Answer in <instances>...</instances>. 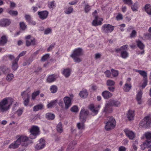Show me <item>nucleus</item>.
<instances>
[{
	"label": "nucleus",
	"mask_w": 151,
	"mask_h": 151,
	"mask_svg": "<svg viewBox=\"0 0 151 151\" xmlns=\"http://www.w3.org/2000/svg\"><path fill=\"white\" fill-rule=\"evenodd\" d=\"M126 148L124 146H121L119 147V151H126Z\"/></svg>",
	"instance_id": "63"
},
{
	"label": "nucleus",
	"mask_w": 151,
	"mask_h": 151,
	"mask_svg": "<svg viewBox=\"0 0 151 151\" xmlns=\"http://www.w3.org/2000/svg\"><path fill=\"white\" fill-rule=\"evenodd\" d=\"M124 4L128 5L129 6H131L133 4L132 0H123Z\"/></svg>",
	"instance_id": "47"
},
{
	"label": "nucleus",
	"mask_w": 151,
	"mask_h": 151,
	"mask_svg": "<svg viewBox=\"0 0 151 151\" xmlns=\"http://www.w3.org/2000/svg\"><path fill=\"white\" fill-rule=\"evenodd\" d=\"M134 116V111L129 110L127 114V117L129 120H133Z\"/></svg>",
	"instance_id": "22"
},
{
	"label": "nucleus",
	"mask_w": 151,
	"mask_h": 151,
	"mask_svg": "<svg viewBox=\"0 0 151 151\" xmlns=\"http://www.w3.org/2000/svg\"><path fill=\"white\" fill-rule=\"evenodd\" d=\"M88 93L87 90H84L80 92L79 95L80 96L83 98H85L88 96Z\"/></svg>",
	"instance_id": "32"
},
{
	"label": "nucleus",
	"mask_w": 151,
	"mask_h": 151,
	"mask_svg": "<svg viewBox=\"0 0 151 151\" xmlns=\"http://www.w3.org/2000/svg\"><path fill=\"white\" fill-rule=\"evenodd\" d=\"M114 29V27L109 24L103 25L101 28L102 32L105 33L111 32Z\"/></svg>",
	"instance_id": "9"
},
{
	"label": "nucleus",
	"mask_w": 151,
	"mask_h": 151,
	"mask_svg": "<svg viewBox=\"0 0 151 151\" xmlns=\"http://www.w3.org/2000/svg\"><path fill=\"white\" fill-rule=\"evenodd\" d=\"M138 6L137 3H135L131 6V9L134 12L137 11L138 10Z\"/></svg>",
	"instance_id": "42"
},
{
	"label": "nucleus",
	"mask_w": 151,
	"mask_h": 151,
	"mask_svg": "<svg viewBox=\"0 0 151 151\" xmlns=\"http://www.w3.org/2000/svg\"><path fill=\"white\" fill-rule=\"evenodd\" d=\"M145 12L149 15H151V5L147 4H146L144 7Z\"/></svg>",
	"instance_id": "29"
},
{
	"label": "nucleus",
	"mask_w": 151,
	"mask_h": 151,
	"mask_svg": "<svg viewBox=\"0 0 151 151\" xmlns=\"http://www.w3.org/2000/svg\"><path fill=\"white\" fill-rule=\"evenodd\" d=\"M65 108L68 109L72 104V99L69 97L65 96L63 98Z\"/></svg>",
	"instance_id": "15"
},
{
	"label": "nucleus",
	"mask_w": 151,
	"mask_h": 151,
	"mask_svg": "<svg viewBox=\"0 0 151 151\" xmlns=\"http://www.w3.org/2000/svg\"><path fill=\"white\" fill-rule=\"evenodd\" d=\"M52 32V30L50 28H47L46 29L44 32V34L45 35H47L50 33Z\"/></svg>",
	"instance_id": "60"
},
{
	"label": "nucleus",
	"mask_w": 151,
	"mask_h": 151,
	"mask_svg": "<svg viewBox=\"0 0 151 151\" xmlns=\"http://www.w3.org/2000/svg\"><path fill=\"white\" fill-rule=\"evenodd\" d=\"M8 12L10 15L14 16L17 15L18 14L17 11L10 10L8 11Z\"/></svg>",
	"instance_id": "46"
},
{
	"label": "nucleus",
	"mask_w": 151,
	"mask_h": 151,
	"mask_svg": "<svg viewBox=\"0 0 151 151\" xmlns=\"http://www.w3.org/2000/svg\"><path fill=\"white\" fill-rule=\"evenodd\" d=\"M18 61H17L16 59L15 58L12 63V68L14 71H16L18 68L17 64Z\"/></svg>",
	"instance_id": "26"
},
{
	"label": "nucleus",
	"mask_w": 151,
	"mask_h": 151,
	"mask_svg": "<svg viewBox=\"0 0 151 151\" xmlns=\"http://www.w3.org/2000/svg\"><path fill=\"white\" fill-rule=\"evenodd\" d=\"M147 148H150L151 147V141L146 140L145 142Z\"/></svg>",
	"instance_id": "56"
},
{
	"label": "nucleus",
	"mask_w": 151,
	"mask_h": 151,
	"mask_svg": "<svg viewBox=\"0 0 151 151\" xmlns=\"http://www.w3.org/2000/svg\"><path fill=\"white\" fill-rule=\"evenodd\" d=\"M49 58V55L47 54L44 55L42 58L41 60L43 61H45Z\"/></svg>",
	"instance_id": "50"
},
{
	"label": "nucleus",
	"mask_w": 151,
	"mask_h": 151,
	"mask_svg": "<svg viewBox=\"0 0 151 151\" xmlns=\"http://www.w3.org/2000/svg\"><path fill=\"white\" fill-rule=\"evenodd\" d=\"M20 26L21 28L23 30H24L26 28V25L23 22H21L20 23Z\"/></svg>",
	"instance_id": "54"
},
{
	"label": "nucleus",
	"mask_w": 151,
	"mask_h": 151,
	"mask_svg": "<svg viewBox=\"0 0 151 151\" xmlns=\"http://www.w3.org/2000/svg\"><path fill=\"white\" fill-rule=\"evenodd\" d=\"M26 53V52L25 51H23L22 52H21L19 55L16 58V60L17 61H18L20 57L23 56Z\"/></svg>",
	"instance_id": "55"
},
{
	"label": "nucleus",
	"mask_w": 151,
	"mask_h": 151,
	"mask_svg": "<svg viewBox=\"0 0 151 151\" xmlns=\"http://www.w3.org/2000/svg\"><path fill=\"white\" fill-rule=\"evenodd\" d=\"M55 44H52L50 45V47L47 49V50L48 51H50L54 47Z\"/></svg>",
	"instance_id": "64"
},
{
	"label": "nucleus",
	"mask_w": 151,
	"mask_h": 151,
	"mask_svg": "<svg viewBox=\"0 0 151 151\" xmlns=\"http://www.w3.org/2000/svg\"><path fill=\"white\" fill-rule=\"evenodd\" d=\"M49 12L47 11H43L38 12V14L40 18L42 20L45 19L47 17Z\"/></svg>",
	"instance_id": "16"
},
{
	"label": "nucleus",
	"mask_w": 151,
	"mask_h": 151,
	"mask_svg": "<svg viewBox=\"0 0 151 151\" xmlns=\"http://www.w3.org/2000/svg\"><path fill=\"white\" fill-rule=\"evenodd\" d=\"M100 107V105L95 106L93 104H91L89 106V108L91 112V114L93 116L97 114Z\"/></svg>",
	"instance_id": "12"
},
{
	"label": "nucleus",
	"mask_w": 151,
	"mask_h": 151,
	"mask_svg": "<svg viewBox=\"0 0 151 151\" xmlns=\"http://www.w3.org/2000/svg\"><path fill=\"white\" fill-rule=\"evenodd\" d=\"M57 100L52 101L50 102L47 105V107L48 108H52L56 106Z\"/></svg>",
	"instance_id": "33"
},
{
	"label": "nucleus",
	"mask_w": 151,
	"mask_h": 151,
	"mask_svg": "<svg viewBox=\"0 0 151 151\" xmlns=\"http://www.w3.org/2000/svg\"><path fill=\"white\" fill-rule=\"evenodd\" d=\"M70 110L73 112H77L78 111V107L76 106H74L71 108Z\"/></svg>",
	"instance_id": "49"
},
{
	"label": "nucleus",
	"mask_w": 151,
	"mask_h": 151,
	"mask_svg": "<svg viewBox=\"0 0 151 151\" xmlns=\"http://www.w3.org/2000/svg\"><path fill=\"white\" fill-rule=\"evenodd\" d=\"M71 73V70L69 68H66L63 70L62 74L66 78H68L70 76Z\"/></svg>",
	"instance_id": "25"
},
{
	"label": "nucleus",
	"mask_w": 151,
	"mask_h": 151,
	"mask_svg": "<svg viewBox=\"0 0 151 151\" xmlns=\"http://www.w3.org/2000/svg\"><path fill=\"white\" fill-rule=\"evenodd\" d=\"M147 79H145L141 86L143 88H144L147 85Z\"/></svg>",
	"instance_id": "62"
},
{
	"label": "nucleus",
	"mask_w": 151,
	"mask_h": 151,
	"mask_svg": "<svg viewBox=\"0 0 151 151\" xmlns=\"http://www.w3.org/2000/svg\"><path fill=\"white\" fill-rule=\"evenodd\" d=\"M56 6V4L55 3V1H52L48 3V6L49 8L51 10H53L55 8Z\"/></svg>",
	"instance_id": "34"
},
{
	"label": "nucleus",
	"mask_w": 151,
	"mask_h": 151,
	"mask_svg": "<svg viewBox=\"0 0 151 151\" xmlns=\"http://www.w3.org/2000/svg\"><path fill=\"white\" fill-rule=\"evenodd\" d=\"M97 13V11L95 10L92 14L95 17V19L93 21L92 24L95 26L101 25L102 24L101 22L103 20L102 18H99L96 15Z\"/></svg>",
	"instance_id": "10"
},
{
	"label": "nucleus",
	"mask_w": 151,
	"mask_h": 151,
	"mask_svg": "<svg viewBox=\"0 0 151 151\" xmlns=\"http://www.w3.org/2000/svg\"><path fill=\"white\" fill-rule=\"evenodd\" d=\"M35 44V40L34 38H32L30 40H27L26 41V45L27 46L30 45H34Z\"/></svg>",
	"instance_id": "28"
},
{
	"label": "nucleus",
	"mask_w": 151,
	"mask_h": 151,
	"mask_svg": "<svg viewBox=\"0 0 151 151\" xmlns=\"http://www.w3.org/2000/svg\"><path fill=\"white\" fill-rule=\"evenodd\" d=\"M142 93L141 91H140L138 92L136 95V99L138 102V103L139 104H141V98Z\"/></svg>",
	"instance_id": "27"
},
{
	"label": "nucleus",
	"mask_w": 151,
	"mask_h": 151,
	"mask_svg": "<svg viewBox=\"0 0 151 151\" xmlns=\"http://www.w3.org/2000/svg\"><path fill=\"white\" fill-rule=\"evenodd\" d=\"M124 132L127 136L131 139H133L135 137V134L132 131L127 129L124 130Z\"/></svg>",
	"instance_id": "19"
},
{
	"label": "nucleus",
	"mask_w": 151,
	"mask_h": 151,
	"mask_svg": "<svg viewBox=\"0 0 151 151\" xmlns=\"http://www.w3.org/2000/svg\"><path fill=\"white\" fill-rule=\"evenodd\" d=\"M136 71L139 73L145 79H147V73L144 71L136 70Z\"/></svg>",
	"instance_id": "31"
},
{
	"label": "nucleus",
	"mask_w": 151,
	"mask_h": 151,
	"mask_svg": "<svg viewBox=\"0 0 151 151\" xmlns=\"http://www.w3.org/2000/svg\"><path fill=\"white\" fill-rule=\"evenodd\" d=\"M25 18L26 20L29 23L31 22V16L29 15L26 14L25 15Z\"/></svg>",
	"instance_id": "53"
},
{
	"label": "nucleus",
	"mask_w": 151,
	"mask_h": 151,
	"mask_svg": "<svg viewBox=\"0 0 151 151\" xmlns=\"http://www.w3.org/2000/svg\"><path fill=\"white\" fill-rule=\"evenodd\" d=\"M58 88L57 86L55 85L51 86L50 88V90L51 92L52 93H56L58 90Z\"/></svg>",
	"instance_id": "36"
},
{
	"label": "nucleus",
	"mask_w": 151,
	"mask_h": 151,
	"mask_svg": "<svg viewBox=\"0 0 151 151\" xmlns=\"http://www.w3.org/2000/svg\"><path fill=\"white\" fill-rule=\"evenodd\" d=\"M132 88V85L130 83L126 82L123 87L124 91L126 92H128Z\"/></svg>",
	"instance_id": "21"
},
{
	"label": "nucleus",
	"mask_w": 151,
	"mask_h": 151,
	"mask_svg": "<svg viewBox=\"0 0 151 151\" xmlns=\"http://www.w3.org/2000/svg\"><path fill=\"white\" fill-rule=\"evenodd\" d=\"M56 130L57 132L60 133H61L63 132L62 125L61 122H60L56 126Z\"/></svg>",
	"instance_id": "30"
},
{
	"label": "nucleus",
	"mask_w": 151,
	"mask_h": 151,
	"mask_svg": "<svg viewBox=\"0 0 151 151\" xmlns=\"http://www.w3.org/2000/svg\"><path fill=\"white\" fill-rule=\"evenodd\" d=\"M81 122L78 123L77 124V127L78 129L80 130H84L85 129V126L83 122L82 121H81Z\"/></svg>",
	"instance_id": "23"
},
{
	"label": "nucleus",
	"mask_w": 151,
	"mask_h": 151,
	"mask_svg": "<svg viewBox=\"0 0 151 151\" xmlns=\"http://www.w3.org/2000/svg\"><path fill=\"white\" fill-rule=\"evenodd\" d=\"M73 8L71 6H70L66 8L64 12L65 14H69L73 12Z\"/></svg>",
	"instance_id": "35"
},
{
	"label": "nucleus",
	"mask_w": 151,
	"mask_h": 151,
	"mask_svg": "<svg viewBox=\"0 0 151 151\" xmlns=\"http://www.w3.org/2000/svg\"><path fill=\"white\" fill-rule=\"evenodd\" d=\"M151 125V117L147 116L144 118L139 124V127L147 128Z\"/></svg>",
	"instance_id": "8"
},
{
	"label": "nucleus",
	"mask_w": 151,
	"mask_h": 151,
	"mask_svg": "<svg viewBox=\"0 0 151 151\" xmlns=\"http://www.w3.org/2000/svg\"><path fill=\"white\" fill-rule=\"evenodd\" d=\"M10 19H3L0 20V26L5 27L9 25L11 23Z\"/></svg>",
	"instance_id": "17"
},
{
	"label": "nucleus",
	"mask_w": 151,
	"mask_h": 151,
	"mask_svg": "<svg viewBox=\"0 0 151 151\" xmlns=\"http://www.w3.org/2000/svg\"><path fill=\"white\" fill-rule=\"evenodd\" d=\"M128 47L127 45H124L120 48L116 49V53H121V57L124 59H126L129 56V53L127 52Z\"/></svg>",
	"instance_id": "4"
},
{
	"label": "nucleus",
	"mask_w": 151,
	"mask_h": 151,
	"mask_svg": "<svg viewBox=\"0 0 151 151\" xmlns=\"http://www.w3.org/2000/svg\"><path fill=\"white\" fill-rule=\"evenodd\" d=\"M21 96L24 100V104L25 106H27L29 101V96L27 91H24L21 93Z\"/></svg>",
	"instance_id": "14"
},
{
	"label": "nucleus",
	"mask_w": 151,
	"mask_h": 151,
	"mask_svg": "<svg viewBox=\"0 0 151 151\" xmlns=\"http://www.w3.org/2000/svg\"><path fill=\"white\" fill-rule=\"evenodd\" d=\"M138 47L141 50H143L145 47V45L143 44L140 40L137 42Z\"/></svg>",
	"instance_id": "41"
},
{
	"label": "nucleus",
	"mask_w": 151,
	"mask_h": 151,
	"mask_svg": "<svg viewBox=\"0 0 151 151\" xmlns=\"http://www.w3.org/2000/svg\"><path fill=\"white\" fill-rule=\"evenodd\" d=\"M23 112L22 109H18L16 112V113L18 116H20L22 114Z\"/></svg>",
	"instance_id": "61"
},
{
	"label": "nucleus",
	"mask_w": 151,
	"mask_h": 151,
	"mask_svg": "<svg viewBox=\"0 0 151 151\" xmlns=\"http://www.w3.org/2000/svg\"><path fill=\"white\" fill-rule=\"evenodd\" d=\"M136 33L137 32L135 30H133L130 34V37L132 38L135 37L136 35Z\"/></svg>",
	"instance_id": "57"
},
{
	"label": "nucleus",
	"mask_w": 151,
	"mask_h": 151,
	"mask_svg": "<svg viewBox=\"0 0 151 151\" xmlns=\"http://www.w3.org/2000/svg\"><path fill=\"white\" fill-rule=\"evenodd\" d=\"M39 143L36 145L35 148L36 150H39L44 148L46 145L45 140L43 138H41L38 141Z\"/></svg>",
	"instance_id": "11"
},
{
	"label": "nucleus",
	"mask_w": 151,
	"mask_h": 151,
	"mask_svg": "<svg viewBox=\"0 0 151 151\" xmlns=\"http://www.w3.org/2000/svg\"><path fill=\"white\" fill-rule=\"evenodd\" d=\"M83 54V51L82 49L81 48H78L75 49L73 50L70 57L73 59L75 62L79 63L82 61V59L80 56L82 55Z\"/></svg>",
	"instance_id": "3"
},
{
	"label": "nucleus",
	"mask_w": 151,
	"mask_h": 151,
	"mask_svg": "<svg viewBox=\"0 0 151 151\" xmlns=\"http://www.w3.org/2000/svg\"><path fill=\"white\" fill-rule=\"evenodd\" d=\"M46 117L48 120H52L54 119L55 116L51 113H47L46 114Z\"/></svg>",
	"instance_id": "37"
},
{
	"label": "nucleus",
	"mask_w": 151,
	"mask_h": 151,
	"mask_svg": "<svg viewBox=\"0 0 151 151\" xmlns=\"http://www.w3.org/2000/svg\"><path fill=\"white\" fill-rule=\"evenodd\" d=\"M144 136L147 139L151 141V132H145L144 134Z\"/></svg>",
	"instance_id": "44"
},
{
	"label": "nucleus",
	"mask_w": 151,
	"mask_h": 151,
	"mask_svg": "<svg viewBox=\"0 0 151 151\" xmlns=\"http://www.w3.org/2000/svg\"><path fill=\"white\" fill-rule=\"evenodd\" d=\"M116 18L117 20H121L123 19L122 15L121 14H118L117 15L116 17Z\"/></svg>",
	"instance_id": "59"
},
{
	"label": "nucleus",
	"mask_w": 151,
	"mask_h": 151,
	"mask_svg": "<svg viewBox=\"0 0 151 151\" xmlns=\"http://www.w3.org/2000/svg\"><path fill=\"white\" fill-rule=\"evenodd\" d=\"M91 6L88 5L87 3H86L84 8L85 12L86 13H88L91 10Z\"/></svg>",
	"instance_id": "39"
},
{
	"label": "nucleus",
	"mask_w": 151,
	"mask_h": 151,
	"mask_svg": "<svg viewBox=\"0 0 151 151\" xmlns=\"http://www.w3.org/2000/svg\"><path fill=\"white\" fill-rule=\"evenodd\" d=\"M39 130V128L38 127L35 126H32L29 129L30 133L29 138L32 139H35L37 136L40 134Z\"/></svg>",
	"instance_id": "6"
},
{
	"label": "nucleus",
	"mask_w": 151,
	"mask_h": 151,
	"mask_svg": "<svg viewBox=\"0 0 151 151\" xmlns=\"http://www.w3.org/2000/svg\"><path fill=\"white\" fill-rule=\"evenodd\" d=\"M102 95L105 99H106L111 97L112 94L109 91H105L102 93Z\"/></svg>",
	"instance_id": "20"
},
{
	"label": "nucleus",
	"mask_w": 151,
	"mask_h": 151,
	"mask_svg": "<svg viewBox=\"0 0 151 151\" xmlns=\"http://www.w3.org/2000/svg\"><path fill=\"white\" fill-rule=\"evenodd\" d=\"M120 104L121 103L119 101L110 100L108 103L106 104L105 106L104 109V111L106 113L110 112L111 110L109 111L108 110L109 109H110L109 106L118 107L120 106Z\"/></svg>",
	"instance_id": "5"
},
{
	"label": "nucleus",
	"mask_w": 151,
	"mask_h": 151,
	"mask_svg": "<svg viewBox=\"0 0 151 151\" xmlns=\"http://www.w3.org/2000/svg\"><path fill=\"white\" fill-rule=\"evenodd\" d=\"M108 121L106 123L105 129L107 131L113 129L116 125V122L115 119L112 116L107 118Z\"/></svg>",
	"instance_id": "7"
},
{
	"label": "nucleus",
	"mask_w": 151,
	"mask_h": 151,
	"mask_svg": "<svg viewBox=\"0 0 151 151\" xmlns=\"http://www.w3.org/2000/svg\"><path fill=\"white\" fill-rule=\"evenodd\" d=\"M40 93V91H37L33 93L32 95V99L33 100L35 99L36 96L38 95Z\"/></svg>",
	"instance_id": "48"
},
{
	"label": "nucleus",
	"mask_w": 151,
	"mask_h": 151,
	"mask_svg": "<svg viewBox=\"0 0 151 151\" xmlns=\"http://www.w3.org/2000/svg\"><path fill=\"white\" fill-rule=\"evenodd\" d=\"M111 71L112 75L114 77H116L118 75L119 73L118 71L116 70L112 69L111 70Z\"/></svg>",
	"instance_id": "51"
},
{
	"label": "nucleus",
	"mask_w": 151,
	"mask_h": 151,
	"mask_svg": "<svg viewBox=\"0 0 151 151\" xmlns=\"http://www.w3.org/2000/svg\"><path fill=\"white\" fill-rule=\"evenodd\" d=\"M88 113V110H86L83 107L82 108L80 115V121H82L83 122H85Z\"/></svg>",
	"instance_id": "13"
},
{
	"label": "nucleus",
	"mask_w": 151,
	"mask_h": 151,
	"mask_svg": "<svg viewBox=\"0 0 151 151\" xmlns=\"http://www.w3.org/2000/svg\"><path fill=\"white\" fill-rule=\"evenodd\" d=\"M14 75L12 73H10L8 74L6 77V79L8 81H11L14 78Z\"/></svg>",
	"instance_id": "45"
},
{
	"label": "nucleus",
	"mask_w": 151,
	"mask_h": 151,
	"mask_svg": "<svg viewBox=\"0 0 151 151\" xmlns=\"http://www.w3.org/2000/svg\"><path fill=\"white\" fill-rule=\"evenodd\" d=\"M104 73L105 74L106 77L109 78L111 76V73L110 70H107L105 71Z\"/></svg>",
	"instance_id": "58"
},
{
	"label": "nucleus",
	"mask_w": 151,
	"mask_h": 151,
	"mask_svg": "<svg viewBox=\"0 0 151 151\" xmlns=\"http://www.w3.org/2000/svg\"><path fill=\"white\" fill-rule=\"evenodd\" d=\"M138 145V142L137 141H135L133 142V144L132 145V147L133 149L134 150V151L137 150V146Z\"/></svg>",
	"instance_id": "52"
},
{
	"label": "nucleus",
	"mask_w": 151,
	"mask_h": 151,
	"mask_svg": "<svg viewBox=\"0 0 151 151\" xmlns=\"http://www.w3.org/2000/svg\"><path fill=\"white\" fill-rule=\"evenodd\" d=\"M16 137L17 139V140L9 146V148H17L20 145L21 142H26L29 140V138L24 135H18Z\"/></svg>",
	"instance_id": "2"
},
{
	"label": "nucleus",
	"mask_w": 151,
	"mask_h": 151,
	"mask_svg": "<svg viewBox=\"0 0 151 151\" xmlns=\"http://www.w3.org/2000/svg\"><path fill=\"white\" fill-rule=\"evenodd\" d=\"M14 101V100L11 97L4 99L0 102V111L2 112L7 111Z\"/></svg>",
	"instance_id": "1"
},
{
	"label": "nucleus",
	"mask_w": 151,
	"mask_h": 151,
	"mask_svg": "<svg viewBox=\"0 0 151 151\" xmlns=\"http://www.w3.org/2000/svg\"><path fill=\"white\" fill-rule=\"evenodd\" d=\"M58 76L55 74H52L49 75L47 79V81L49 83H52L55 81Z\"/></svg>",
	"instance_id": "18"
},
{
	"label": "nucleus",
	"mask_w": 151,
	"mask_h": 151,
	"mask_svg": "<svg viewBox=\"0 0 151 151\" xmlns=\"http://www.w3.org/2000/svg\"><path fill=\"white\" fill-rule=\"evenodd\" d=\"M44 106L43 104H40L34 106L33 110L35 111H37L44 109Z\"/></svg>",
	"instance_id": "24"
},
{
	"label": "nucleus",
	"mask_w": 151,
	"mask_h": 151,
	"mask_svg": "<svg viewBox=\"0 0 151 151\" xmlns=\"http://www.w3.org/2000/svg\"><path fill=\"white\" fill-rule=\"evenodd\" d=\"M7 42V39L5 36H2L1 37V40H0V45H3Z\"/></svg>",
	"instance_id": "40"
},
{
	"label": "nucleus",
	"mask_w": 151,
	"mask_h": 151,
	"mask_svg": "<svg viewBox=\"0 0 151 151\" xmlns=\"http://www.w3.org/2000/svg\"><path fill=\"white\" fill-rule=\"evenodd\" d=\"M106 84L108 86H113L114 85L115 82L113 80L109 79L107 81Z\"/></svg>",
	"instance_id": "43"
},
{
	"label": "nucleus",
	"mask_w": 151,
	"mask_h": 151,
	"mask_svg": "<svg viewBox=\"0 0 151 151\" xmlns=\"http://www.w3.org/2000/svg\"><path fill=\"white\" fill-rule=\"evenodd\" d=\"M0 70L4 73L6 74L10 72L9 69L4 66H3L0 67Z\"/></svg>",
	"instance_id": "38"
}]
</instances>
